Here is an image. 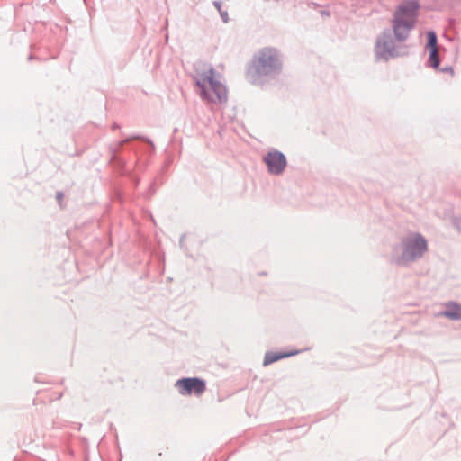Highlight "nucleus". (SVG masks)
Listing matches in <instances>:
<instances>
[{
    "instance_id": "f257e3e1",
    "label": "nucleus",
    "mask_w": 461,
    "mask_h": 461,
    "mask_svg": "<svg viewBox=\"0 0 461 461\" xmlns=\"http://www.w3.org/2000/svg\"><path fill=\"white\" fill-rule=\"evenodd\" d=\"M220 77L210 64L198 62L195 65L194 79L203 101L214 104L227 101V89Z\"/></svg>"
},
{
    "instance_id": "f03ea898",
    "label": "nucleus",
    "mask_w": 461,
    "mask_h": 461,
    "mask_svg": "<svg viewBox=\"0 0 461 461\" xmlns=\"http://www.w3.org/2000/svg\"><path fill=\"white\" fill-rule=\"evenodd\" d=\"M428 249V240L423 235L410 232L394 247L393 261L398 266H408L423 258Z\"/></svg>"
},
{
    "instance_id": "7ed1b4c3",
    "label": "nucleus",
    "mask_w": 461,
    "mask_h": 461,
    "mask_svg": "<svg viewBox=\"0 0 461 461\" xmlns=\"http://www.w3.org/2000/svg\"><path fill=\"white\" fill-rule=\"evenodd\" d=\"M419 8L420 5L415 0L404 2L396 8L392 26L394 37L398 41H405L414 29Z\"/></svg>"
},
{
    "instance_id": "20e7f679",
    "label": "nucleus",
    "mask_w": 461,
    "mask_h": 461,
    "mask_svg": "<svg viewBox=\"0 0 461 461\" xmlns=\"http://www.w3.org/2000/svg\"><path fill=\"white\" fill-rule=\"evenodd\" d=\"M253 68L258 77H272L279 74L282 68L280 56L276 50L265 48L253 59Z\"/></svg>"
},
{
    "instance_id": "39448f33",
    "label": "nucleus",
    "mask_w": 461,
    "mask_h": 461,
    "mask_svg": "<svg viewBox=\"0 0 461 461\" xmlns=\"http://www.w3.org/2000/svg\"><path fill=\"white\" fill-rule=\"evenodd\" d=\"M375 56L376 60L387 61L398 56L394 41L390 30H384L376 38L375 45Z\"/></svg>"
},
{
    "instance_id": "423d86ee",
    "label": "nucleus",
    "mask_w": 461,
    "mask_h": 461,
    "mask_svg": "<svg viewBox=\"0 0 461 461\" xmlns=\"http://www.w3.org/2000/svg\"><path fill=\"white\" fill-rule=\"evenodd\" d=\"M176 387L182 395L191 393L201 395L206 389L205 382L197 377L179 379L176 383Z\"/></svg>"
},
{
    "instance_id": "0eeeda50",
    "label": "nucleus",
    "mask_w": 461,
    "mask_h": 461,
    "mask_svg": "<svg viewBox=\"0 0 461 461\" xmlns=\"http://www.w3.org/2000/svg\"><path fill=\"white\" fill-rule=\"evenodd\" d=\"M263 160L267 165L268 172L276 176L281 175L287 165L285 155L278 150L268 151Z\"/></svg>"
},
{
    "instance_id": "6e6552de",
    "label": "nucleus",
    "mask_w": 461,
    "mask_h": 461,
    "mask_svg": "<svg viewBox=\"0 0 461 461\" xmlns=\"http://www.w3.org/2000/svg\"><path fill=\"white\" fill-rule=\"evenodd\" d=\"M428 43L427 47L429 49V66L433 68H437L439 66V57L437 46V34L433 31L427 32Z\"/></svg>"
},
{
    "instance_id": "1a4fd4ad",
    "label": "nucleus",
    "mask_w": 461,
    "mask_h": 461,
    "mask_svg": "<svg viewBox=\"0 0 461 461\" xmlns=\"http://www.w3.org/2000/svg\"><path fill=\"white\" fill-rule=\"evenodd\" d=\"M438 315L450 320H461V305L456 303H450L447 304V309Z\"/></svg>"
},
{
    "instance_id": "9d476101",
    "label": "nucleus",
    "mask_w": 461,
    "mask_h": 461,
    "mask_svg": "<svg viewBox=\"0 0 461 461\" xmlns=\"http://www.w3.org/2000/svg\"><path fill=\"white\" fill-rule=\"evenodd\" d=\"M298 351H295V352H289V353H284V354H278V353H274V352H267L266 355H265V357H264V361H263V365L264 366H267V365H270L281 358H284V357H291V356H294L295 354H297Z\"/></svg>"
},
{
    "instance_id": "9b49d317",
    "label": "nucleus",
    "mask_w": 461,
    "mask_h": 461,
    "mask_svg": "<svg viewBox=\"0 0 461 461\" xmlns=\"http://www.w3.org/2000/svg\"><path fill=\"white\" fill-rule=\"evenodd\" d=\"M219 12H220V15H221V17L222 21H223L224 23H227V22H228V20H229L227 11H221V10H220Z\"/></svg>"
},
{
    "instance_id": "f8f14e48",
    "label": "nucleus",
    "mask_w": 461,
    "mask_h": 461,
    "mask_svg": "<svg viewBox=\"0 0 461 461\" xmlns=\"http://www.w3.org/2000/svg\"><path fill=\"white\" fill-rule=\"evenodd\" d=\"M454 225L456 226V228L461 231V217L460 218H456L454 220Z\"/></svg>"
},
{
    "instance_id": "ddd939ff",
    "label": "nucleus",
    "mask_w": 461,
    "mask_h": 461,
    "mask_svg": "<svg viewBox=\"0 0 461 461\" xmlns=\"http://www.w3.org/2000/svg\"><path fill=\"white\" fill-rule=\"evenodd\" d=\"M213 5L218 9V11L221 10V3L220 1H214Z\"/></svg>"
},
{
    "instance_id": "4468645a",
    "label": "nucleus",
    "mask_w": 461,
    "mask_h": 461,
    "mask_svg": "<svg viewBox=\"0 0 461 461\" xmlns=\"http://www.w3.org/2000/svg\"><path fill=\"white\" fill-rule=\"evenodd\" d=\"M62 198H63V193H61V192H58V193H57V199H58V201H59V203L61 202Z\"/></svg>"
}]
</instances>
